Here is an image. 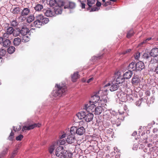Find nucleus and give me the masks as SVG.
Listing matches in <instances>:
<instances>
[{
  "label": "nucleus",
  "mask_w": 158,
  "mask_h": 158,
  "mask_svg": "<svg viewBox=\"0 0 158 158\" xmlns=\"http://www.w3.org/2000/svg\"><path fill=\"white\" fill-rule=\"evenodd\" d=\"M107 133L108 134H113V132L112 131V130L111 129H109L107 130Z\"/></svg>",
  "instance_id": "0e129e2a"
},
{
  "label": "nucleus",
  "mask_w": 158,
  "mask_h": 158,
  "mask_svg": "<svg viewBox=\"0 0 158 158\" xmlns=\"http://www.w3.org/2000/svg\"><path fill=\"white\" fill-rule=\"evenodd\" d=\"M119 87L118 84H117L114 81H113L110 87V90L111 91H113L116 90Z\"/></svg>",
  "instance_id": "a211bd4d"
},
{
  "label": "nucleus",
  "mask_w": 158,
  "mask_h": 158,
  "mask_svg": "<svg viewBox=\"0 0 158 158\" xmlns=\"http://www.w3.org/2000/svg\"><path fill=\"white\" fill-rule=\"evenodd\" d=\"M100 58H101L100 56H94L92 57V59L93 60H98V59H99Z\"/></svg>",
  "instance_id": "bf43d9fd"
},
{
  "label": "nucleus",
  "mask_w": 158,
  "mask_h": 158,
  "mask_svg": "<svg viewBox=\"0 0 158 158\" xmlns=\"http://www.w3.org/2000/svg\"><path fill=\"white\" fill-rule=\"evenodd\" d=\"M10 35V34H9L6 32L5 31V33H4L3 35V38L4 39L9 38Z\"/></svg>",
  "instance_id": "a18cd8bd"
},
{
  "label": "nucleus",
  "mask_w": 158,
  "mask_h": 158,
  "mask_svg": "<svg viewBox=\"0 0 158 158\" xmlns=\"http://www.w3.org/2000/svg\"><path fill=\"white\" fill-rule=\"evenodd\" d=\"M132 74V72L128 70L123 75L124 79H128L130 78L131 77Z\"/></svg>",
  "instance_id": "5701e85b"
},
{
  "label": "nucleus",
  "mask_w": 158,
  "mask_h": 158,
  "mask_svg": "<svg viewBox=\"0 0 158 158\" xmlns=\"http://www.w3.org/2000/svg\"><path fill=\"white\" fill-rule=\"evenodd\" d=\"M20 36L21 38V40L23 42H27L30 39V35L29 34L24 35H20Z\"/></svg>",
  "instance_id": "4be33fe9"
},
{
  "label": "nucleus",
  "mask_w": 158,
  "mask_h": 158,
  "mask_svg": "<svg viewBox=\"0 0 158 158\" xmlns=\"http://www.w3.org/2000/svg\"><path fill=\"white\" fill-rule=\"evenodd\" d=\"M152 39L151 37H149L146 39L145 40H144L143 42H141L140 44H143L147 42L148 41Z\"/></svg>",
  "instance_id": "052dcab7"
},
{
  "label": "nucleus",
  "mask_w": 158,
  "mask_h": 158,
  "mask_svg": "<svg viewBox=\"0 0 158 158\" xmlns=\"http://www.w3.org/2000/svg\"><path fill=\"white\" fill-rule=\"evenodd\" d=\"M55 88L51 94L53 96L55 97H60L65 94L67 88L64 84H56Z\"/></svg>",
  "instance_id": "7ed1b4c3"
},
{
  "label": "nucleus",
  "mask_w": 158,
  "mask_h": 158,
  "mask_svg": "<svg viewBox=\"0 0 158 158\" xmlns=\"http://www.w3.org/2000/svg\"><path fill=\"white\" fill-rule=\"evenodd\" d=\"M8 149L7 148H5L4 149L3 151L0 154V158H3L6 154Z\"/></svg>",
  "instance_id": "79ce46f5"
},
{
  "label": "nucleus",
  "mask_w": 158,
  "mask_h": 158,
  "mask_svg": "<svg viewBox=\"0 0 158 158\" xmlns=\"http://www.w3.org/2000/svg\"><path fill=\"white\" fill-rule=\"evenodd\" d=\"M59 142L60 143L61 145L64 144L65 142V140L64 139H60Z\"/></svg>",
  "instance_id": "13d9d810"
},
{
  "label": "nucleus",
  "mask_w": 158,
  "mask_h": 158,
  "mask_svg": "<svg viewBox=\"0 0 158 158\" xmlns=\"http://www.w3.org/2000/svg\"><path fill=\"white\" fill-rule=\"evenodd\" d=\"M145 94L147 96H149L150 94V92L149 91L147 90L145 92Z\"/></svg>",
  "instance_id": "774afa93"
},
{
  "label": "nucleus",
  "mask_w": 158,
  "mask_h": 158,
  "mask_svg": "<svg viewBox=\"0 0 158 158\" xmlns=\"http://www.w3.org/2000/svg\"><path fill=\"white\" fill-rule=\"evenodd\" d=\"M34 19L35 17L34 16L31 15L27 18V21L28 23H30L34 20Z\"/></svg>",
  "instance_id": "37998d69"
},
{
  "label": "nucleus",
  "mask_w": 158,
  "mask_h": 158,
  "mask_svg": "<svg viewBox=\"0 0 158 158\" xmlns=\"http://www.w3.org/2000/svg\"><path fill=\"white\" fill-rule=\"evenodd\" d=\"M110 85V84L109 83H108L107 84L105 85L104 88V89H102L103 90V92L102 93H103V95L102 96L101 95H101V96L100 97V99L99 100V102L98 103H101L102 104H105L107 102V96H106V94H107V89H106V87Z\"/></svg>",
  "instance_id": "20e7f679"
},
{
  "label": "nucleus",
  "mask_w": 158,
  "mask_h": 158,
  "mask_svg": "<svg viewBox=\"0 0 158 158\" xmlns=\"http://www.w3.org/2000/svg\"><path fill=\"white\" fill-rule=\"evenodd\" d=\"M64 153L62 156L64 158H71L72 157V154L69 152L65 150L64 152Z\"/></svg>",
  "instance_id": "cd10ccee"
},
{
  "label": "nucleus",
  "mask_w": 158,
  "mask_h": 158,
  "mask_svg": "<svg viewBox=\"0 0 158 158\" xmlns=\"http://www.w3.org/2000/svg\"><path fill=\"white\" fill-rule=\"evenodd\" d=\"M44 13L46 16L49 17L55 16L56 15H57L55 12L54 10L53 11L50 9H48L44 12Z\"/></svg>",
  "instance_id": "4468645a"
},
{
  "label": "nucleus",
  "mask_w": 158,
  "mask_h": 158,
  "mask_svg": "<svg viewBox=\"0 0 158 158\" xmlns=\"http://www.w3.org/2000/svg\"><path fill=\"white\" fill-rule=\"evenodd\" d=\"M34 22L31 24V27H36L40 28L42 25V23L40 22L37 19Z\"/></svg>",
  "instance_id": "a878e982"
},
{
  "label": "nucleus",
  "mask_w": 158,
  "mask_h": 158,
  "mask_svg": "<svg viewBox=\"0 0 158 158\" xmlns=\"http://www.w3.org/2000/svg\"><path fill=\"white\" fill-rule=\"evenodd\" d=\"M142 98L141 99L135 102V104L137 106H140L142 102Z\"/></svg>",
  "instance_id": "864d4df0"
},
{
  "label": "nucleus",
  "mask_w": 158,
  "mask_h": 158,
  "mask_svg": "<svg viewBox=\"0 0 158 158\" xmlns=\"http://www.w3.org/2000/svg\"><path fill=\"white\" fill-rule=\"evenodd\" d=\"M77 127H71L70 129V133L71 134V135H73L75 134L76 132Z\"/></svg>",
  "instance_id": "f704fd0d"
},
{
  "label": "nucleus",
  "mask_w": 158,
  "mask_h": 158,
  "mask_svg": "<svg viewBox=\"0 0 158 158\" xmlns=\"http://www.w3.org/2000/svg\"><path fill=\"white\" fill-rule=\"evenodd\" d=\"M100 9V7H95L92 8L90 10V11H97L98 10Z\"/></svg>",
  "instance_id": "5fc2aeb1"
},
{
  "label": "nucleus",
  "mask_w": 158,
  "mask_h": 158,
  "mask_svg": "<svg viewBox=\"0 0 158 158\" xmlns=\"http://www.w3.org/2000/svg\"><path fill=\"white\" fill-rule=\"evenodd\" d=\"M111 113H110L109 111H108L107 112H104L103 113V117L104 118L109 119L110 118V114Z\"/></svg>",
  "instance_id": "a19ab883"
},
{
  "label": "nucleus",
  "mask_w": 158,
  "mask_h": 158,
  "mask_svg": "<svg viewBox=\"0 0 158 158\" xmlns=\"http://www.w3.org/2000/svg\"><path fill=\"white\" fill-rule=\"evenodd\" d=\"M63 6H64V9L69 8L70 9H73L75 7L76 4L74 2H69L68 5H65V3L64 2Z\"/></svg>",
  "instance_id": "f3484780"
},
{
  "label": "nucleus",
  "mask_w": 158,
  "mask_h": 158,
  "mask_svg": "<svg viewBox=\"0 0 158 158\" xmlns=\"http://www.w3.org/2000/svg\"><path fill=\"white\" fill-rule=\"evenodd\" d=\"M14 130V131L16 132L18 131L21 130V127L20 126H19L17 127H13Z\"/></svg>",
  "instance_id": "09e8293b"
},
{
  "label": "nucleus",
  "mask_w": 158,
  "mask_h": 158,
  "mask_svg": "<svg viewBox=\"0 0 158 158\" xmlns=\"http://www.w3.org/2000/svg\"><path fill=\"white\" fill-rule=\"evenodd\" d=\"M35 19H37L40 22L42 23V25H44L49 22L48 18L44 17L42 15L40 14L35 16Z\"/></svg>",
  "instance_id": "6e6552de"
},
{
  "label": "nucleus",
  "mask_w": 158,
  "mask_h": 158,
  "mask_svg": "<svg viewBox=\"0 0 158 158\" xmlns=\"http://www.w3.org/2000/svg\"><path fill=\"white\" fill-rule=\"evenodd\" d=\"M144 68V64L143 62L140 61L136 63V71H141Z\"/></svg>",
  "instance_id": "2eb2a0df"
},
{
  "label": "nucleus",
  "mask_w": 158,
  "mask_h": 158,
  "mask_svg": "<svg viewBox=\"0 0 158 158\" xmlns=\"http://www.w3.org/2000/svg\"><path fill=\"white\" fill-rule=\"evenodd\" d=\"M140 53L139 52H137L135 56V59H138L139 57Z\"/></svg>",
  "instance_id": "e2e57ef3"
},
{
  "label": "nucleus",
  "mask_w": 158,
  "mask_h": 158,
  "mask_svg": "<svg viewBox=\"0 0 158 158\" xmlns=\"http://www.w3.org/2000/svg\"><path fill=\"white\" fill-rule=\"evenodd\" d=\"M83 109L84 110H85V111H87V113L88 112H89L88 113L86 114L85 118L86 121L87 122H89L92 121L94 117V115L91 113L92 112H94V110H93V108H91L90 111H88L87 110H86L84 109V108Z\"/></svg>",
  "instance_id": "9d476101"
},
{
  "label": "nucleus",
  "mask_w": 158,
  "mask_h": 158,
  "mask_svg": "<svg viewBox=\"0 0 158 158\" xmlns=\"http://www.w3.org/2000/svg\"><path fill=\"white\" fill-rule=\"evenodd\" d=\"M79 77V75L78 74V72L74 73L73 74L72 76V80L73 82H75Z\"/></svg>",
  "instance_id": "c756f323"
},
{
  "label": "nucleus",
  "mask_w": 158,
  "mask_h": 158,
  "mask_svg": "<svg viewBox=\"0 0 158 158\" xmlns=\"http://www.w3.org/2000/svg\"><path fill=\"white\" fill-rule=\"evenodd\" d=\"M95 0H87V4L89 7L92 6L93 5L95 4Z\"/></svg>",
  "instance_id": "ea45409f"
},
{
  "label": "nucleus",
  "mask_w": 158,
  "mask_h": 158,
  "mask_svg": "<svg viewBox=\"0 0 158 158\" xmlns=\"http://www.w3.org/2000/svg\"><path fill=\"white\" fill-rule=\"evenodd\" d=\"M66 134L65 133H64L62 134L61 136H60V139H63L65 137Z\"/></svg>",
  "instance_id": "338daca9"
},
{
  "label": "nucleus",
  "mask_w": 158,
  "mask_h": 158,
  "mask_svg": "<svg viewBox=\"0 0 158 158\" xmlns=\"http://www.w3.org/2000/svg\"><path fill=\"white\" fill-rule=\"evenodd\" d=\"M55 149V147L54 145H51L49 149V152L50 153H52L53 152Z\"/></svg>",
  "instance_id": "49530a36"
},
{
  "label": "nucleus",
  "mask_w": 158,
  "mask_h": 158,
  "mask_svg": "<svg viewBox=\"0 0 158 158\" xmlns=\"http://www.w3.org/2000/svg\"><path fill=\"white\" fill-rule=\"evenodd\" d=\"M143 56L144 58L146 59L148 58L149 57V54L146 53H144L143 55Z\"/></svg>",
  "instance_id": "680f3d73"
},
{
  "label": "nucleus",
  "mask_w": 158,
  "mask_h": 158,
  "mask_svg": "<svg viewBox=\"0 0 158 158\" xmlns=\"http://www.w3.org/2000/svg\"><path fill=\"white\" fill-rule=\"evenodd\" d=\"M94 110V114L97 115H99L104 110L103 108L101 106H97Z\"/></svg>",
  "instance_id": "6ab92c4d"
},
{
  "label": "nucleus",
  "mask_w": 158,
  "mask_h": 158,
  "mask_svg": "<svg viewBox=\"0 0 158 158\" xmlns=\"http://www.w3.org/2000/svg\"><path fill=\"white\" fill-rule=\"evenodd\" d=\"M14 28L12 27H10L7 29L6 32L11 35V34H13L14 32Z\"/></svg>",
  "instance_id": "58836bf2"
},
{
  "label": "nucleus",
  "mask_w": 158,
  "mask_h": 158,
  "mask_svg": "<svg viewBox=\"0 0 158 158\" xmlns=\"http://www.w3.org/2000/svg\"><path fill=\"white\" fill-rule=\"evenodd\" d=\"M26 125L23 126L22 130L24 131L25 130H29L32 129L35 127H39L41 126V124L39 123L32 124L31 122L28 121L25 123Z\"/></svg>",
  "instance_id": "39448f33"
},
{
  "label": "nucleus",
  "mask_w": 158,
  "mask_h": 158,
  "mask_svg": "<svg viewBox=\"0 0 158 158\" xmlns=\"http://www.w3.org/2000/svg\"><path fill=\"white\" fill-rule=\"evenodd\" d=\"M13 35L15 36H17L19 35H20V29L18 28L16 29V30H14V32L13 33Z\"/></svg>",
  "instance_id": "4c0bfd02"
},
{
  "label": "nucleus",
  "mask_w": 158,
  "mask_h": 158,
  "mask_svg": "<svg viewBox=\"0 0 158 158\" xmlns=\"http://www.w3.org/2000/svg\"><path fill=\"white\" fill-rule=\"evenodd\" d=\"M11 12L14 14H17L19 13L20 11V9L19 7H16L12 8L10 10Z\"/></svg>",
  "instance_id": "473e14b6"
},
{
  "label": "nucleus",
  "mask_w": 158,
  "mask_h": 158,
  "mask_svg": "<svg viewBox=\"0 0 158 158\" xmlns=\"http://www.w3.org/2000/svg\"><path fill=\"white\" fill-rule=\"evenodd\" d=\"M65 147L63 146H60L58 147L56 150L55 154L58 157H61L63 155L64 152Z\"/></svg>",
  "instance_id": "1a4fd4ad"
},
{
  "label": "nucleus",
  "mask_w": 158,
  "mask_h": 158,
  "mask_svg": "<svg viewBox=\"0 0 158 158\" xmlns=\"http://www.w3.org/2000/svg\"><path fill=\"white\" fill-rule=\"evenodd\" d=\"M128 68L130 71H136V64L135 62H132L129 64Z\"/></svg>",
  "instance_id": "412c9836"
},
{
  "label": "nucleus",
  "mask_w": 158,
  "mask_h": 158,
  "mask_svg": "<svg viewBox=\"0 0 158 158\" xmlns=\"http://www.w3.org/2000/svg\"><path fill=\"white\" fill-rule=\"evenodd\" d=\"M21 42V39L19 37H17L14 39L13 43L15 46L19 45Z\"/></svg>",
  "instance_id": "2f4dec72"
},
{
  "label": "nucleus",
  "mask_w": 158,
  "mask_h": 158,
  "mask_svg": "<svg viewBox=\"0 0 158 158\" xmlns=\"http://www.w3.org/2000/svg\"><path fill=\"white\" fill-rule=\"evenodd\" d=\"M103 2L102 5L104 6H106L109 4V2L107 0H102Z\"/></svg>",
  "instance_id": "6e6d98bb"
},
{
  "label": "nucleus",
  "mask_w": 158,
  "mask_h": 158,
  "mask_svg": "<svg viewBox=\"0 0 158 158\" xmlns=\"http://www.w3.org/2000/svg\"><path fill=\"white\" fill-rule=\"evenodd\" d=\"M140 81L139 79V77L137 76H134L132 80V84L135 85H137Z\"/></svg>",
  "instance_id": "bb28decb"
},
{
  "label": "nucleus",
  "mask_w": 158,
  "mask_h": 158,
  "mask_svg": "<svg viewBox=\"0 0 158 158\" xmlns=\"http://www.w3.org/2000/svg\"><path fill=\"white\" fill-rule=\"evenodd\" d=\"M123 109L125 111L127 109V107L126 105H124L123 106L118 110L119 113L120 114H122L124 113V111L123 110Z\"/></svg>",
  "instance_id": "72a5a7b5"
},
{
  "label": "nucleus",
  "mask_w": 158,
  "mask_h": 158,
  "mask_svg": "<svg viewBox=\"0 0 158 158\" xmlns=\"http://www.w3.org/2000/svg\"><path fill=\"white\" fill-rule=\"evenodd\" d=\"M2 43L3 46L4 47L7 48L10 46L11 44V42L9 39H6L3 41Z\"/></svg>",
  "instance_id": "c85d7f7f"
},
{
  "label": "nucleus",
  "mask_w": 158,
  "mask_h": 158,
  "mask_svg": "<svg viewBox=\"0 0 158 158\" xmlns=\"http://www.w3.org/2000/svg\"><path fill=\"white\" fill-rule=\"evenodd\" d=\"M117 95L119 100L122 102H125L127 100V94L122 91L117 92Z\"/></svg>",
  "instance_id": "9b49d317"
},
{
  "label": "nucleus",
  "mask_w": 158,
  "mask_h": 158,
  "mask_svg": "<svg viewBox=\"0 0 158 158\" xmlns=\"http://www.w3.org/2000/svg\"><path fill=\"white\" fill-rule=\"evenodd\" d=\"M114 81L118 84L123 83L124 81L123 75L120 72L115 73L114 76Z\"/></svg>",
  "instance_id": "423d86ee"
},
{
  "label": "nucleus",
  "mask_w": 158,
  "mask_h": 158,
  "mask_svg": "<svg viewBox=\"0 0 158 158\" xmlns=\"http://www.w3.org/2000/svg\"><path fill=\"white\" fill-rule=\"evenodd\" d=\"M43 8V6L40 4H37L34 7L35 10L37 11H41L42 9Z\"/></svg>",
  "instance_id": "7c9ffc66"
},
{
  "label": "nucleus",
  "mask_w": 158,
  "mask_h": 158,
  "mask_svg": "<svg viewBox=\"0 0 158 158\" xmlns=\"http://www.w3.org/2000/svg\"><path fill=\"white\" fill-rule=\"evenodd\" d=\"M66 141L69 144L74 143L76 141V138L74 135H69L67 136Z\"/></svg>",
  "instance_id": "f8f14e48"
},
{
  "label": "nucleus",
  "mask_w": 158,
  "mask_h": 158,
  "mask_svg": "<svg viewBox=\"0 0 158 158\" xmlns=\"http://www.w3.org/2000/svg\"><path fill=\"white\" fill-rule=\"evenodd\" d=\"M85 132V129L82 127L77 128V127L76 133L78 135H81Z\"/></svg>",
  "instance_id": "aec40b11"
},
{
  "label": "nucleus",
  "mask_w": 158,
  "mask_h": 158,
  "mask_svg": "<svg viewBox=\"0 0 158 158\" xmlns=\"http://www.w3.org/2000/svg\"><path fill=\"white\" fill-rule=\"evenodd\" d=\"M23 138V136L22 135H20L16 138V139L18 141H20Z\"/></svg>",
  "instance_id": "3c124183"
},
{
  "label": "nucleus",
  "mask_w": 158,
  "mask_h": 158,
  "mask_svg": "<svg viewBox=\"0 0 158 158\" xmlns=\"http://www.w3.org/2000/svg\"><path fill=\"white\" fill-rule=\"evenodd\" d=\"M20 31L21 35L28 34L29 32V29L26 26L22 27Z\"/></svg>",
  "instance_id": "dca6fc26"
},
{
  "label": "nucleus",
  "mask_w": 158,
  "mask_h": 158,
  "mask_svg": "<svg viewBox=\"0 0 158 158\" xmlns=\"http://www.w3.org/2000/svg\"><path fill=\"white\" fill-rule=\"evenodd\" d=\"M48 4L54 9V11L56 14L62 13V8L64 5V2L62 0L56 1V0H50L48 1Z\"/></svg>",
  "instance_id": "f03ea898"
},
{
  "label": "nucleus",
  "mask_w": 158,
  "mask_h": 158,
  "mask_svg": "<svg viewBox=\"0 0 158 158\" xmlns=\"http://www.w3.org/2000/svg\"><path fill=\"white\" fill-rule=\"evenodd\" d=\"M30 12V10L28 8H24L21 12V16L19 17V20L22 21L23 19H22V16L27 15Z\"/></svg>",
  "instance_id": "ddd939ff"
},
{
  "label": "nucleus",
  "mask_w": 158,
  "mask_h": 158,
  "mask_svg": "<svg viewBox=\"0 0 158 158\" xmlns=\"http://www.w3.org/2000/svg\"><path fill=\"white\" fill-rule=\"evenodd\" d=\"M14 133L11 131L10 134V135L8 138V139L10 140H12L14 137Z\"/></svg>",
  "instance_id": "de8ad7c7"
},
{
  "label": "nucleus",
  "mask_w": 158,
  "mask_h": 158,
  "mask_svg": "<svg viewBox=\"0 0 158 158\" xmlns=\"http://www.w3.org/2000/svg\"><path fill=\"white\" fill-rule=\"evenodd\" d=\"M157 63V60L155 58H153L150 61V64H155Z\"/></svg>",
  "instance_id": "603ef678"
},
{
  "label": "nucleus",
  "mask_w": 158,
  "mask_h": 158,
  "mask_svg": "<svg viewBox=\"0 0 158 158\" xmlns=\"http://www.w3.org/2000/svg\"><path fill=\"white\" fill-rule=\"evenodd\" d=\"M103 90L100 89L97 93L94 95L92 96L90 98L89 102L86 103L84 106V109L88 111H90L91 108L94 109L95 106V104L99 102L101 95L102 94Z\"/></svg>",
  "instance_id": "f257e3e1"
},
{
  "label": "nucleus",
  "mask_w": 158,
  "mask_h": 158,
  "mask_svg": "<svg viewBox=\"0 0 158 158\" xmlns=\"http://www.w3.org/2000/svg\"><path fill=\"white\" fill-rule=\"evenodd\" d=\"M132 94H128L127 95V100H129V101H131V100H133V99H132Z\"/></svg>",
  "instance_id": "8fccbe9b"
},
{
  "label": "nucleus",
  "mask_w": 158,
  "mask_h": 158,
  "mask_svg": "<svg viewBox=\"0 0 158 158\" xmlns=\"http://www.w3.org/2000/svg\"><path fill=\"white\" fill-rule=\"evenodd\" d=\"M35 19H37L40 22L42 23V25H44L49 22L48 18L44 17L42 15L40 14L35 16Z\"/></svg>",
  "instance_id": "0eeeda50"
},
{
  "label": "nucleus",
  "mask_w": 158,
  "mask_h": 158,
  "mask_svg": "<svg viewBox=\"0 0 158 158\" xmlns=\"http://www.w3.org/2000/svg\"><path fill=\"white\" fill-rule=\"evenodd\" d=\"M150 54L151 56L156 57L158 56V48H153L151 50Z\"/></svg>",
  "instance_id": "b1692460"
},
{
  "label": "nucleus",
  "mask_w": 158,
  "mask_h": 158,
  "mask_svg": "<svg viewBox=\"0 0 158 158\" xmlns=\"http://www.w3.org/2000/svg\"><path fill=\"white\" fill-rule=\"evenodd\" d=\"M18 22L16 20H13L11 22V25L15 27L17 26Z\"/></svg>",
  "instance_id": "c03bdc74"
},
{
  "label": "nucleus",
  "mask_w": 158,
  "mask_h": 158,
  "mask_svg": "<svg viewBox=\"0 0 158 158\" xmlns=\"http://www.w3.org/2000/svg\"><path fill=\"white\" fill-rule=\"evenodd\" d=\"M134 33L133 29H131L127 32V37L128 38H130L133 35Z\"/></svg>",
  "instance_id": "c9c22d12"
},
{
  "label": "nucleus",
  "mask_w": 158,
  "mask_h": 158,
  "mask_svg": "<svg viewBox=\"0 0 158 158\" xmlns=\"http://www.w3.org/2000/svg\"><path fill=\"white\" fill-rule=\"evenodd\" d=\"M6 52L5 50L2 49L0 50V55L3 56L4 55Z\"/></svg>",
  "instance_id": "4d7b16f0"
},
{
  "label": "nucleus",
  "mask_w": 158,
  "mask_h": 158,
  "mask_svg": "<svg viewBox=\"0 0 158 158\" xmlns=\"http://www.w3.org/2000/svg\"><path fill=\"white\" fill-rule=\"evenodd\" d=\"M101 3L100 2H99L98 1H97L96 2V6L98 7H100V6H101Z\"/></svg>",
  "instance_id": "69168bd1"
},
{
  "label": "nucleus",
  "mask_w": 158,
  "mask_h": 158,
  "mask_svg": "<svg viewBox=\"0 0 158 158\" xmlns=\"http://www.w3.org/2000/svg\"><path fill=\"white\" fill-rule=\"evenodd\" d=\"M15 50V47L14 46H11L8 48L7 51L9 54H11L14 52Z\"/></svg>",
  "instance_id": "e433bc0d"
},
{
  "label": "nucleus",
  "mask_w": 158,
  "mask_h": 158,
  "mask_svg": "<svg viewBox=\"0 0 158 158\" xmlns=\"http://www.w3.org/2000/svg\"><path fill=\"white\" fill-rule=\"evenodd\" d=\"M86 113L85 111H81L77 114L76 115L78 118L80 119H85Z\"/></svg>",
  "instance_id": "393cba45"
}]
</instances>
